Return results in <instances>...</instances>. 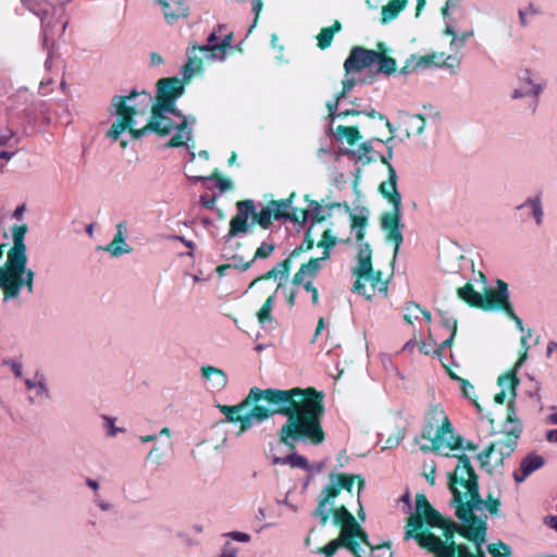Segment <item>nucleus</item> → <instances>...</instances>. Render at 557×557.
Instances as JSON below:
<instances>
[{
  "instance_id": "393cba45",
  "label": "nucleus",
  "mask_w": 557,
  "mask_h": 557,
  "mask_svg": "<svg viewBox=\"0 0 557 557\" xmlns=\"http://www.w3.org/2000/svg\"><path fill=\"white\" fill-rule=\"evenodd\" d=\"M379 55L375 63L377 69L374 72L370 70L369 73L363 76V79H361L362 84L373 83L379 74H384L388 77L396 72L397 63L394 58L387 57L383 52H379Z\"/></svg>"
},
{
  "instance_id": "c03bdc74",
  "label": "nucleus",
  "mask_w": 557,
  "mask_h": 557,
  "mask_svg": "<svg viewBox=\"0 0 557 557\" xmlns=\"http://www.w3.org/2000/svg\"><path fill=\"white\" fill-rule=\"evenodd\" d=\"M101 419L103 421V429L106 430L107 437H114L119 433L125 432L124 428H119L115 425V422L117 420L115 417H111L108 414H101Z\"/></svg>"
},
{
  "instance_id": "bb28decb",
  "label": "nucleus",
  "mask_w": 557,
  "mask_h": 557,
  "mask_svg": "<svg viewBox=\"0 0 557 557\" xmlns=\"http://www.w3.org/2000/svg\"><path fill=\"white\" fill-rule=\"evenodd\" d=\"M201 376L208 383V388L220 392L227 384V375L225 372L213 366H205L201 368Z\"/></svg>"
},
{
  "instance_id": "774afa93",
  "label": "nucleus",
  "mask_w": 557,
  "mask_h": 557,
  "mask_svg": "<svg viewBox=\"0 0 557 557\" xmlns=\"http://www.w3.org/2000/svg\"><path fill=\"white\" fill-rule=\"evenodd\" d=\"M41 373L42 372L40 370H36L32 377L24 379V384L28 392L32 393L35 389V387L37 386V382L41 376Z\"/></svg>"
},
{
  "instance_id": "bf43d9fd",
  "label": "nucleus",
  "mask_w": 557,
  "mask_h": 557,
  "mask_svg": "<svg viewBox=\"0 0 557 557\" xmlns=\"http://www.w3.org/2000/svg\"><path fill=\"white\" fill-rule=\"evenodd\" d=\"M460 65V59L457 55H446L444 60V67L450 70L451 73H457Z\"/></svg>"
},
{
  "instance_id": "338daca9",
  "label": "nucleus",
  "mask_w": 557,
  "mask_h": 557,
  "mask_svg": "<svg viewBox=\"0 0 557 557\" xmlns=\"http://www.w3.org/2000/svg\"><path fill=\"white\" fill-rule=\"evenodd\" d=\"M239 549L234 546L231 542H226L223 545L220 557H237Z\"/></svg>"
},
{
  "instance_id": "09e8293b",
  "label": "nucleus",
  "mask_w": 557,
  "mask_h": 557,
  "mask_svg": "<svg viewBox=\"0 0 557 557\" xmlns=\"http://www.w3.org/2000/svg\"><path fill=\"white\" fill-rule=\"evenodd\" d=\"M220 44V37L216 30L210 33L207 38L206 45H200V51L205 52L206 58L208 59V54L218 52V47Z\"/></svg>"
},
{
  "instance_id": "dca6fc26",
  "label": "nucleus",
  "mask_w": 557,
  "mask_h": 557,
  "mask_svg": "<svg viewBox=\"0 0 557 557\" xmlns=\"http://www.w3.org/2000/svg\"><path fill=\"white\" fill-rule=\"evenodd\" d=\"M8 109L21 120L30 123L36 117V106L28 89H18L9 98Z\"/></svg>"
},
{
  "instance_id": "a18cd8bd",
  "label": "nucleus",
  "mask_w": 557,
  "mask_h": 557,
  "mask_svg": "<svg viewBox=\"0 0 557 557\" xmlns=\"http://www.w3.org/2000/svg\"><path fill=\"white\" fill-rule=\"evenodd\" d=\"M350 103L352 107L350 110L360 111L359 114H366L371 119L376 117L377 112L369 102L366 103L362 99L355 98Z\"/></svg>"
},
{
  "instance_id": "052dcab7",
  "label": "nucleus",
  "mask_w": 557,
  "mask_h": 557,
  "mask_svg": "<svg viewBox=\"0 0 557 557\" xmlns=\"http://www.w3.org/2000/svg\"><path fill=\"white\" fill-rule=\"evenodd\" d=\"M364 544L370 547L369 557H385L386 555H388V557H392L388 546L372 547L368 541Z\"/></svg>"
},
{
  "instance_id": "a211bd4d",
  "label": "nucleus",
  "mask_w": 557,
  "mask_h": 557,
  "mask_svg": "<svg viewBox=\"0 0 557 557\" xmlns=\"http://www.w3.org/2000/svg\"><path fill=\"white\" fill-rule=\"evenodd\" d=\"M524 362V356L520 357L519 360L516 362L512 371L507 374H503L498 377L497 382L498 385L502 387V392L496 394L495 401L497 404H504L506 397H507V391L510 392L511 399L508 404V410L513 413V399L517 396V386L519 385V380L517 377V371L518 369L523 364Z\"/></svg>"
},
{
  "instance_id": "3c124183",
  "label": "nucleus",
  "mask_w": 557,
  "mask_h": 557,
  "mask_svg": "<svg viewBox=\"0 0 557 557\" xmlns=\"http://www.w3.org/2000/svg\"><path fill=\"white\" fill-rule=\"evenodd\" d=\"M106 251L110 252V255L114 258H117L124 253H128L132 251V248L128 244H120V242L112 240L106 248Z\"/></svg>"
},
{
  "instance_id": "473e14b6",
  "label": "nucleus",
  "mask_w": 557,
  "mask_h": 557,
  "mask_svg": "<svg viewBox=\"0 0 557 557\" xmlns=\"http://www.w3.org/2000/svg\"><path fill=\"white\" fill-rule=\"evenodd\" d=\"M273 465H289L293 468H300L307 471H311L313 468L308 459L297 453H290L285 457L274 456L272 459Z\"/></svg>"
},
{
  "instance_id": "5701e85b",
  "label": "nucleus",
  "mask_w": 557,
  "mask_h": 557,
  "mask_svg": "<svg viewBox=\"0 0 557 557\" xmlns=\"http://www.w3.org/2000/svg\"><path fill=\"white\" fill-rule=\"evenodd\" d=\"M508 306H511L509 302L508 285L504 281L497 280L496 290H491L486 295V309H503L506 312Z\"/></svg>"
},
{
  "instance_id": "7c9ffc66",
  "label": "nucleus",
  "mask_w": 557,
  "mask_h": 557,
  "mask_svg": "<svg viewBox=\"0 0 557 557\" xmlns=\"http://www.w3.org/2000/svg\"><path fill=\"white\" fill-rule=\"evenodd\" d=\"M458 296L473 307L487 310L486 296L475 292L471 284H466L463 287L459 288Z\"/></svg>"
},
{
  "instance_id": "7ed1b4c3",
  "label": "nucleus",
  "mask_w": 557,
  "mask_h": 557,
  "mask_svg": "<svg viewBox=\"0 0 557 557\" xmlns=\"http://www.w3.org/2000/svg\"><path fill=\"white\" fill-rule=\"evenodd\" d=\"M414 513L406 522L404 540H413L434 557H454L456 555L455 533L459 525L443 517L434 509L426 497L417 495Z\"/></svg>"
},
{
  "instance_id": "4be33fe9",
  "label": "nucleus",
  "mask_w": 557,
  "mask_h": 557,
  "mask_svg": "<svg viewBox=\"0 0 557 557\" xmlns=\"http://www.w3.org/2000/svg\"><path fill=\"white\" fill-rule=\"evenodd\" d=\"M545 463V460L542 456L530 453L528 454L520 462L519 471H515L512 476L517 483H522L527 480L529 475H531L534 471L542 468Z\"/></svg>"
},
{
  "instance_id": "412c9836",
  "label": "nucleus",
  "mask_w": 557,
  "mask_h": 557,
  "mask_svg": "<svg viewBox=\"0 0 557 557\" xmlns=\"http://www.w3.org/2000/svg\"><path fill=\"white\" fill-rule=\"evenodd\" d=\"M343 208H345L346 212L349 211V207L346 203H342L341 201L333 199L330 196L321 199L320 202L315 201V223L326 221L327 219L332 218L335 212H341Z\"/></svg>"
},
{
  "instance_id": "58836bf2",
  "label": "nucleus",
  "mask_w": 557,
  "mask_h": 557,
  "mask_svg": "<svg viewBox=\"0 0 557 557\" xmlns=\"http://www.w3.org/2000/svg\"><path fill=\"white\" fill-rule=\"evenodd\" d=\"M341 29L342 25L338 21H336L331 27L322 28L319 35L315 37L318 39V46L321 49L329 48L332 44L334 35Z\"/></svg>"
},
{
  "instance_id": "f257e3e1",
  "label": "nucleus",
  "mask_w": 557,
  "mask_h": 557,
  "mask_svg": "<svg viewBox=\"0 0 557 557\" xmlns=\"http://www.w3.org/2000/svg\"><path fill=\"white\" fill-rule=\"evenodd\" d=\"M264 399L269 407L253 406L248 412L242 414L239 433H245L256 424H260L274 414L287 417L281 429V438L292 445L294 442L313 441V387L277 389H260L253 387L244 401L248 407Z\"/></svg>"
},
{
  "instance_id": "e2e57ef3",
  "label": "nucleus",
  "mask_w": 557,
  "mask_h": 557,
  "mask_svg": "<svg viewBox=\"0 0 557 557\" xmlns=\"http://www.w3.org/2000/svg\"><path fill=\"white\" fill-rule=\"evenodd\" d=\"M126 232H127L126 221L119 222L116 224V234L113 239L116 242H120V244H127L126 243Z\"/></svg>"
},
{
  "instance_id": "e433bc0d",
  "label": "nucleus",
  "mask_w": 557,
  "mask_h": 557,
  "mask_svg": "<svg viewBox=\"0 0 557 557\" xmlns=\"http://www.w3.org/2000/svg\"><path fill=\"white\" fill-rule=\"evenodd\" d=\"M219 410L225 414V419L223 422H239L242 424V414L240 412L248 408V401H240L238 405L235 406H227V405H218Z\"/></svg>"
},
{
  "instance_id": "864d4df0",
  "label": "nucleus",
  "mask_w": 557,
  "mask_h": 557,
  "mask_svg": "<svg viewBox=\"0 0 557 557\" xmlns=\"http://www.w3.org/2000/svg\"><path fill=\"white\" fill-rule=\"evenodd\" d=\"M199 53H205L203 51H200V45L189 47L186 51L187 62L201 67V58L198 55Z\"/></svg>"
},
{
  "instance_id": "de8ad7c7",
  "label": "nucleus",
  "mask_w": 557,
  "mask_h": 557,
  "mask_svg": "<svg viewBox=\"0 0 557 557\" xmlns=\"http://www.w3.org/2000/svg\"><path fill=\"white\" fill-rule=\"evenodd\" d=\"M420 312H422V308L418 304L413 301L406 302L404 307V319L409 324H412L414 320L419 319Z\"/></svg>"
},
{
  "instance_id": "0e129e2a",
  "label": "nucleus",
  "mask_w": 557,
  "mask_h": 557,
  "mask_svg": "<svg viewBox=\"0 0 557 557\" xmlns=\"http://www.w3.org/2000/svg\"><path fill=\"white\" fill-rule=\"evenodd\" d=\"M441 318L443 325L453 333V336H455L457 333V320L454 317L444 313L441 314Z\"/></svg>"
},
{
  "instance_id": "b1692460",
  "label": "nucleus",
  "mask_w": 557,
  "mask_h": 557,
  "mask_svg": "<svg viewBox=\"0 0 557 557\" xmlns=\"http://www.w3.org/2000/svg\"><path fill=\"white\" fill-rule=\"evenodd\" d=\"M339 242V238L336 237L331 230L323 232L320 240L315 244V247L322 250L321 257L314 260L315 273L323 267V263L330 259L332 250Z\"/></svg>"
},
{
  "instance_id": "f704fd0d",
  "label": "nucleus",
  "mask_w": 557,
  "mask_h": 557,
  "mask_svg": "<svg viewBox=\"0 0 557 557\" xmlns=\"http://www.w3.org/2000/svg\"><path fill=\"white\" fill-rule=\"evenodd\" d=\"M469 541H472L476 548V554H473L467 545L456 544V550H458V557H486L485 552L483 550V544H485V537H482V541L480 540V536H474L470 534H461Z\"/></svg>"
},
{
  "instance_id": "c9c22d12",
  "label": "nucleus",
  "mask_w": 557,
  "mask_h": 557,
  "mask_svg": "<svg viewBox=\"0 0 557 557\" xmlns=\"http://www.w3.org/2000/svg\"><path fill=\"white\" fill-rule=\"evenodd\" d=\"M404 124L406 125L407 136L421 135L425 127V120L421 114H404Z\"/></svg>"
},
{
  "instance_id": "c85d7f7f",
  "label": "nucleus",
  "mask_w": 557,
  "mask_h": 557,
  "mask_svg": "<svg viewBox=\"0 0 557 557\" xmlns=\"http://www.w3.org/2000/svg\"><path fill=\"white\" fill-rule=\"evenodd\" d=\"M300 255L299 250H294L289 258L285 259L284 261L277 263L275 267H273L270 271H268L262 276L256 278L251 284L250 287L259 280H270L273 278L275 281L286 278L289 274V270L292 267V262L295 258H297Z\"/></svg>"
},
{
  "instance_id": "aec40b11",
  "label": "nucleus",
  "mask_w": 557,
  "mask_h": 557,
  "mask_svg": "<svg viewBox=\"0 0 557 557\" xmlns=\"http://www.w3.org/2000/svg\"><path fill=\"white\" fill-rule=\"evenodd\" d=\"M506 431L513 435V438L500 440L491 445L494 453H498L500 459L504 457H509L517 447V438L521 432V425L517 420L511 418V414H508Z\"/></svg>"
},
{
  "instance_id": "2eb2a0df",
  "label": "nucleus",
  "mask_w": 557,
  "mask_h": 557,
  "mask_svg": "<svg viewBox=\"0 0 557 557\" xmlns=\"http://www.w3.org/2000/svg\"><path fill=\"white\" fill-rule=\"evenodd\" d=\"M379 51L355 46L351 48L348 58L344 62V69L347 74L361 72L375 65Z\"/></svg>"
},
{
  "instance_id": "423d86ee",
  "label": "nucleus",
  "mask_w": 557,
  "mask_h": 557,
  "mask_svg": "<svg viewBox=\"0 0 557 557\" xmlns=\"http://www.w3.org/2000/svg\"><path fill=\"white\" fill-rule=\"evenodd\" d=\"M369 212L362 208L359 214L352 216L351 231L355 233L358 243L357 264L352 268V274L357 276L352 285V292L370 300L376 290L385 292V283L381 278V272L374 271L372 267V249L370 244L364 242L366 228Z\"/></svg>"
},
{
  "instance_id": "13d9d810",
  "label": "nucleus",
  "mask_w": 557,
  "mask_h": 557,
  "mask_svg": "<svg viewBox=\"0 0 557 557\" xmlns=\"http://www.w3.org/2000/svg\"><path fill=\"white\" fill-rule=\"evenodd\" d=\"M201 70V67H198L189 62H186V64L182 67V77H180V79H184V84L189 81L194 74Z\"/></svg>"
},
{
  "instance_id": "6e6552de",
  "label": "nucleus",
  "mask_w": 557,
  "mask_h": 557,
  "mask_svg": "<svg viewBox=\"0 0 557 557\" xmlns=\"http://www.w3.org/2000/svg\"><path fill=\"white\" fill-rule=\"evenodd\" d=\"M153 102V97L147 91L138 92L133 89L128 95H115L111 100L110 113L115 115L107 137L112 141L119 140L125 131L133 135L136 125L135 116L144 114Z\"/></svg>"
},
{
  "instance_id": "f03ea898",
  "label": "nucleus",
  "mask_w": 557,
  "mask_h": 557,
  "mask_svg": "<svg viewBox=\"0 0 557 557\" xmlns=\"http://www.w3.org/2000/svg\"><path fill=\"white\" fill-rule=\"evenodd\" d=\"M457 458L455 471L449 474V488L453 494L450 506L455 508L457 518L462 522L458 533L480 536L482 541L487 531V512L496 515L500 500L498 495L492 492L483 499L470 458L465 454Z\"/></svg>"
},
{
  "instance_id": "39448f33",
  "label": "nucleus",
  "mask_w": 557,
  "mask_h": 557,
  "mask_svg": "<svg viewBox=\"0 0 557 557\" xmlns=\"http://www.w3.org/2000/svg\"><path fill=\"white\" fill-rule=\"evenodd\" d=\"M27 231L26 224L12 227L13 247L8 252L7 264L0 268V288L4 293V301L16 298L22 287H26L28 294L34 292L35 273L26 268L27 256L24 240Z\"/></svg>"
},
{
  "instance_id": "79ce46f5",
  "label": "nucleus",
  "mask_w": 557,
  "mask_h": 557,
  "mask_svg": "<svg viewBox=\"0 0 557 557\" xmlns=\"http://www.w3.org/2000/svg\"><path fill=\"white\" fill-rule=\"evenodd\" d=\"M233 42V33L226 34L223 39L220 40L218 52L208 54V60L210 61H224L226 58L225 50L227 48H232Z\"/></svg>"
},
{
  "instance_id": "9b49d317",
  "label": "nucleus",
  "mask_w": 557,
  "mask_h": 557,
  "mask_svg": "<svg viewBox=\"0 0 557 557\" xmlns=\"http://www.w3.org/2000/svg\"><path fill=\"white\" fill-rule=\"evenodd\" d=\"M259 205L261 209L257 211V205L252 199L240 200L236 203L237 212L230 221L228 233L223 237L225 243L231 242L234 237L246 236L255 223L264 230L271 226L272 216L269 207Z\"/></svg>"
},
{
  "instance_id": "9d476101",
  "label": "nucleus",
  "mask_w": 557,
  "mask_h": 557,
  "mask_svg": "<svg viewBox=\"0 0 557 557\" xmlns=\"http://www.w3.org/2000/svg\"><path fill=\"white\" fill-rule=\"evenodd\" d=\"M421 436L434 443L438 453L461 447V437L455 435L454 426L440 405L429 410Z\"/></svg>"
},
{
  "instance_id": "0eeeda50",
  "label": "nucleus",
  "mask_w": 557,
  "mask_h": 557,
  "mask_svg": "<svg viewBox=\"0 0 557 557\" xmlns=\"http://www.w3.org/2000/svg\"><path fill=\"white\" fill-rule=\"evenodd\" d=\"M381 162L387 166L388 178L381 183L380 191L382 196L393 206L392 210L382 214L381 227L385 233L387 242L395 245L394 258L398 255L399 248L403 244V230L405 227L401 222L403 219V205L401 195L397 188V174L391 159L393 158V146H388L386 154L380 156Z\"/></svg>"
},
{
  "instance_id": "6e6d98bb",
  "label": "nucleus",
  "mask_w": 557,
  "mask_h": 557,
  "mask_svg": "<svg viewBox=\"0 0 557 557\" xmlns=\"http://www.w3.org/2000/svg\"><path fill=\"white\" fill-rule=\"evenodd\" d=\"M473 36V32L466 30L461 34H456V36L450 41V48L451 49H459L465 46V44L468 41L470 37Z\"/></svg>"
},
{
  "instance_id": "2f4dec72",
  "label": "nucleus",
  "mask_w": 557,
  "mask_h": 557,
  "mask_svg": "<svg viewBox=\"0 0 557 557\" xmlns=\"http://www.w3.org/2000/svg\"><path fill=\"white\" fill-rule=\"evenodd\" d=\"M51 398V392L48 385V379L46 374L42 372L41 376L39 377L37 382V386L33 391L32 394L27 396V401L30 405H37L45 400H48Z\"/></svg>"
},
{
  "instance_id": "f8f14e48",
  "label": "nucleus",
  "mask_w": 557,
  "mask_h": 557,
  "mask_svg": "<svg viewBox=\"0 0 557 557\" xmlns=\"http://www.w3.org/2000/svg\"><path fill=\"white\" fill-rule=\"evenodd\" d=\"M354 480L351 478H342L339 474H331L330 482L320 494V500L315 508V517L320 523L325 525L331 515L337 510L334 508V500L343 488L351 491Z\"/></svg>"
},
{
  "instance_id": "a19ab883",
  "label": "nucleus",
  "mask_w": 557,
  "mask_h": 557,
  "mask_svg": "<svg viewBox=\"0 0 557 557\" xmlns=\"http://www.w3.org/2000/svg\"><path fill=\"white\" fill-rule=\"evenodd\" d=\"M541 10L533 3L529 2L524 8L518 10L519 24L521 27H528L531 24V16L539 15Z\"/></svg>"
},
{
  "instance_id": "5fc2aeb1",
  "label": "nucleus",
  "mask_w": 557,
  "mask_h": 557,
  "mask_svg": "<svg viewBox=\"0 0 557 557\" xmlns=\"http://www.w3.org/2000/svg\"><path fill=\"white\" fill-rule=\"evenodd\" d=\"M405 432L403 429L397 430L395 434H392L387 437L385 441V445L382 447L383 450L385 449H392L394 447H397L399 443L404 440Z\"/></svg>"
},
{
  "instance_id": "4c0bfd02",
  "label": "nucleus",
  "mask_w": 557,
  "mask_h": 557,
  "mask_svg": "<svg viewBox=\"0 0 557 557\" xmlns=\"http://www.w3.org/2000/svg\"><path fill=\"white\" fill-rule=\"evenodd\" d=\"M372 141L373 140L362 143L356 150L347 151V154H351L356 161L362 162L363 164L374 161L375 157Z\"/></svg>"
},
{
  "instance_id": "1a4fd4ad",
  "label": "nucleus",
  "mask_w": 557,
  "mask_h": 557,
  "mask_svg": "<svg viewBox=\"0 0 557 557\" xmlns=\"http://www.w3.org/2000/svg\"><path fill=\"white\" fill-rule=\"evenodd\" d=\"M331 517L335 525L342 524L341 535L317 553L332 557L338 548L346 546L356 557H362L361 553L364 550L360 543H367V534L361 530L355 517L345 506H341Z\"/></svg>"
},
{
  "instance_id": "37998d69",
  "label": "nucleus",
  "mask_w": 557,
  "mask_h": 557,
  "mask_svg": "<svg viewBox=\"0 0 557 557\" xmlns=\"http://www.w3.org/2000/svg\"><path fill=\"white\" fill-rule=\"evenodd\" d=\"M530 206L532 208V215L536 222L537 225H541L543 223V207L540 196H535L533 198H529L522 203L519 208H523Z\"/></svg>"
},
{
  "instance_id": "ddd939ff",
  "label": "nucleus",
  "mask_w": 557,
  "mask_h": 557,
  "mask_svg": "<svg viewBox=\"0 0 557 557\" xmlns=\"http://www.w3.org/2000/svg\"><path fill=\"white\" fill-rule=\"evenodd\" d=\"M269 210L271 212V216L275 221H290L299 226H304L305 223H309V228L306 233V240H309L310 231L313 226V208L309 206L306 210L300 212V216L297 213V210L290 208L289 200H272L268 203ZM311 247V243H309L308 248Z\"/></svg>"
},
{
  "instance_id": "cd10ccee",
  "label": "nucleus",
  "mask_w": 557,
  "mask_h": 557,
  "mask_svg": "<svg viewBox=\"0 0 557 557\" xmlns=\"http://www.w3.org/2000/svg\"><path fill=\"white\" fill-rule=\"evenodd\" d=\"M282 288V283L280 282L275 292L270 295L264 304L262 305L261 309L258 311V320L261 326L264 330H270L275 327V321L272 317V311L276 302V293Z\"/></svg>"
},
{
  "instance_id": "20e7f679",
  "label": "nucleus",
  "mask_w": 557,
  "mask_h": 557,
  "mask_svg": "<svg viewBox=\"0 0 557 557\" xmlns=\"http://www.w3.org/2000/svg\"><path fill=\"white\" fill-rule=\"evenodd\" d=\"M196 123L195 115H185L177 108H173L172 99L168 104H152L149 122L146 126L134 131L133 138L139 139L152 133L159 136L173 134L165 147L180 148L193 140Z\"/></svg>"
},
{
  "instance_id": "680f3d73",
  "label": "nucleus",
  "mask_w": 557,
  "mask_h": 557,
  "mask_svg": "<svg viewBox=\"0 0 557 557\" xmlns=\"http://www.w3.org/2000/svg\"><path fill=\"white\" fill-rule=\"evenodd\" d=\"M3 364L8 366L15 377L21 379L23 376V366L20 361L14 359H5L3 360Z\"/></svg>"
},
{
  "instance_id": "72a5a7b5",
  "label": "nucleus",
  "mask_w": 557,
  "mask_h": 557,
  "mask_svg": "<svg viewBox=\"0 0 557 557\" xmlns=\"http://www.w3.org/2000/svg\"><path fill=\"white\" fill-rule=\"evenodd\" d=\"M351 74H345V77L343 79V90L342 92L336 97L334 102H329L327 108L329 110H339L342 107H344V101L346 99V95L357 85L359 82L361 85V77L357 81L354 77H350Z\"/></svg>"
},
{
  "instance_id": "49530a36",
  "label": "nucleus",
  "mask_w": 557,
  "mask_h": 557,
  "mask_svg": "<svg viewBox=\"0 0 557 557\" xmlns=\"http://www.w3.org/2000/svg\"><path fill=\"white\" fill-rule=\"evenodd\" d=\"M487 550L493 557H510L512 555L511 547L502 541L487 545Z\"/></svg>"
},
{
  "instance_id": "4d7b16f0",
  "label": "nucleus",
  "mask_w": 557,
  "mask_h": 557,
  "mask_svg": "<svg viewBox=\"0 0 557 557\" xmlns=\"http://www.w3.org/2000/svg\"><path fill=\"white\" fill-rule=\"evenodd\" d=\"M223 258L225 259H230L232 258L234 260V263H231L232 264V268L234 269H238L243 272L247 271L248 269L251 268L252 263H253V260H250V261H247V262H244L243 261V258L239 257V256H232V257H227L225 252H223L222 255Z\"/></svg>"
},
{
  "instance_id": "69168bd1",
  "label": "nucleus",
  "mask_w": 557,
  "mask_h": 557,
  "mask_svg": "<svg viewBox=\"0 0 557 557\" xmlns=\"http://www.w3.org/2000/svg\"><path fill=\"white\" fill-rule=\"evenodd\" d=\"M435 473H436V465L434 461H431L430 463H424V476L428 482H430L431 485H434L435 483Z\"/></svg>"
},
{
  "instance_id": "603ef678",
  "label": "nucleus",
  "mask_w": 557,
  "mask_h": 557,
  "mask_svg": "<svg viewBox=\"0 0 557 557\" xmlns=\"http://www.w3.org/2000/svg\"><path fill=\"white\" fill-rule=\"evenodd\" d=\"M273 250H274V244L273 243L263 242L257 248V250L255 252V256H253V258L251 260H253V262H255L257 259L268 258L273 252Z\"/></svg>"
},
{
  "instance_id": "6ab92c4d",
  "label": "nucleus",
  "mask_w": 557,
  "mask_h": 557,
  "mask_svg": "<svg viewBox=\"0 0 557 557\" xmlns=\"http://www.w3.org/2000/svg\"><path fill=\"white\" fill-rule=\"evenodd\" d=\"M445 53L444 52H434L426 55H414L411 54L409 59H407L405 65L400 70V74L407 75L418 69H428L431 65L437 67H444Z\"/></svg>"
},
{
  "instance_id": "8fccbe9b",
  "label": "nucleus",
  "mask_w": 557,
  "mask_h": 557,
  "mask_svg": "<svg viewBox=\"0 0 557 557\" xmlns=\"http://www.w3.org/2000/svg\"><path fill=\"white\" fill-rule=\"evenodd\" d=\"M542 92V86H533L527 88L524 85H521L519 88H516L511 95L512 99H520L527 96H533L535 99Z\"/></svg>"
},
{
  "instance_id": "4468645a",
  "label": "nucleus",
  "mask_w": 557,
  "mask_h": 557,
  "mask_svg": "<svg viewBox=\"0 0 557 557\" xmlns=\"http://www.w3.org/2000/svg\"><path fill=\"white\" fill-rule=\"evenodd\" d=\"M359 112L357 110H329L330 122L326 133L331 134L339 144L355 145L361 139L358 128L352 125L337 123V121L345 120L348 115H358Z\"/></svg>"
},
{
  "instance_id": "c756f323",
  "label": "nucleus",
  "mask_w": 557,
  "mask_h": 557,
  "mask_svg": "<svg viewBox=\"0 0 557 557\" xmlns=\"http://www.w3.org/2000/svg\"><path fill=\"white\" fill-rule=\"evenodd\" d=\"M163 15L168 23H173L180 17L187 16V7L183 0H159Z\"/></svg>"
},
{
  "instance_id": "f3484780",
  "label": "nucleus",
  "mask_w": 557,
  "mask_h": 557,
  "mask_svg": "<svg viewBox=\"0 0 557 557\" xmlns=\"http://www.w3.org/2000/svg\"><path fill=\"white\" fill-rule=\"evenodd\" d=\"M184 91V79L177 76L161 78L157 83V98L152 103L168 104L173 99V108H176V101Z\"/></svg>"
},
{
  "instance_id": "ea45409f",
  "label": "nucleus",
  "mask_w": 557,
  "mask_h": 557,
  "mask_svg": "<svg viewBox=\"0 0 557 557\" xmlns=\"http://www.w3.org/2000/svg\"><path fill=\"white\" fill-rule=\"evenodd\" d=\"M406 2L401 0H392L386 7L382 9V18L381 22L383 24H387L392 20H394L398 13L405 8Z\"/></svg>"
},
{
  "instance_id": "a878e982",
  "label": "nucleus",
  "mask_w": 557,
  "mask_h": 557,
  "mask_svg": "<svg viewBox=\"0 0 557 557\" xmlns=\"http://www.w3.org/2000/svg\"><path fill=\"white\" fill-rule=\"evenodd\" d=\"M292 285L294 288L302 287L306 292L313 293V258L301 264L292 278Z\"/></svg>"
}]
</instances>
